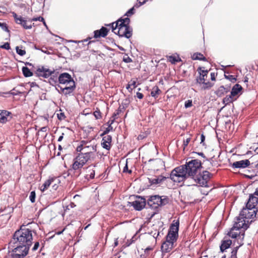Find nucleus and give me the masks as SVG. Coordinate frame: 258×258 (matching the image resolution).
<instances>
[{
  "label": "nucleus",
  "instance_id": "1",
  "mask_svg": "<svg viewBox=\"0 0 258 258\" xmlns=\"http://www.w3.org/2000/svg\"><path fill=\"white\" fill-rule=\"evenodd\" d=\"M33 239L32 231L25 225L16 230L9 243L12 258H24L28 253Z\"/></svg>",
  "mask_w": 258,
  "mask_h": 258
},
{
  "label": "nucleus",
  "instance_id": "2",
  "mask_svg": "<svg viewBox=\"0 0 258 258\" xmlns=\"http://www.w3.org/2000/svg\"><path fill=\"white\" fill-rule=\"evenodd\" d=\"M179 227V220H173L166 236V240L162 243L161 250L162 253L170 252L176 245V241L178 237Z\"/></svg>",
  "mask_w": 258,
  "mask_h": 258
},
{
  "label": "nucleus",
  "instance_id": "3",
  "mask_svg": "<svg viewBox=\"0 0 258 258\" xmlns=\"http://www.w3.org/2000/svg\"><path fill=\"white\" fill-rule=\"evenodd\" d=\"M130 19L128 18L119 19L115 22L106 25L111 27L112 31L119 37L130 38L132 36V29L129 26Z\"/></svg>",
  "mask_w": 258,
  "mask_h": 258
},
{
  "label": "nucleus",
  "instance_id": "4",
  "mask_svg": "<svg viewBox=\"0 0 258 258\" xmlns=\"http://www.w3.org/2000/svg\"><path fill=\"white\" fill-rule=\"evenodd\" d=\"M90 153L78 152L73 160L72 169L80 172L81 169L89 161L93 160L94 156L90 155Z\"/></svg>",
  "mask_w": 258,
  "mask_h": 258
},
{
  "label": "nucleus",
  "instance_id": "5",
  "mask_svg": "<svg viewBox=\"0 0 258 258\" xmlns=\"http://www.w3.org/2000/svg\"><path fill=\"white\" fill-rule=\"evenodd\" d=\"M76 150L77 152L90 153V155L94 156L97 151V144L91 140H82Z\"/></svg>",
  "mask_w": 258,
  "mask_h": 258
},
{
  "label": "nucleus",
  "instance_id": "6",
  "mask_svg": "<svg viewBox=\"0 0 258 258\" xmlns=\"http://www.w3.org/2000/svg\"><path fill=\"white\" fill-rule=\"evenodd\" d=\"M185 167L181 165L174 168L170 174V179L174 182L180 183L184 181L187 177Z\"/></svg>",
  "mask_w": 258,
  "mask_h": 258
},
{
  "label": "nucleus",
  "instance_id": "7",
  "mask_svg": "<svg viewBox=\"0 0 258 258\" xmlns=\"http://www.w3.org/2000/svg\"><path fill=\"white\" fill-rule=\"evenodd\" d=\"M188 177H192L197 174L198 171L202 168L201 161L198 159H194L183 165Z\"/></svg>",
  "mask_w": 258,
  "mask_h": 258
},
{
  "label": "nucleus",
  "instance_id": "8",
  "mask_svg": "<svg viewBox=\"0 0 258 258\" xmlns=\"http://www.w3.org/2000/svg\"><path fill=\"white\" fill-rule=\"evenodd\" d=\"M198 71L199 73V76L196 78V83L199 84H203L202 89L204 90L211 88L213 86V84L209 81L206 82L208 77V71L202 70L201 68H199L198 69Z\"/></svg>",
  "mask_w": 258,
  "mask_h": 258
},
{
  "label": "nucleus",
  "instance_id": "9",
  "mask_svg": "<svg viewBox=\"0 0 258 258\" xmlns=\"http://www.w3.org/2000/svg\"><path fill=\"white\" fill-rule=\"evenodd\" d=\"M212 176V174L211 173L205 170L203 171L202 173L195 174V175L191 178L195 180V182L199 184L200 186L208 187V182Z\"/></svg>",
  "mask_w": 258,
  "mask_h": 258
},
{
  "label": "nucleus",
  "instance_id": "10",
  "mask_svg": "<svg viewBox=\"0 0 258 258\" xmlns=\"http://www.w3.org/2000/svg\"><path fill=\"white\" fill-rule=\"evenodd\" d=\"M148 205L152 209H157L158 207L165 205L168 203V199H162L158 195L150 197L148 200Z\"/></svg>",
  "mask_w": 258,
  "mask_h": 258
},
{
  "label": "nucleus",
  "instance_id": "11",
  "mask_svg": "<svg viewBox=\"0 0 258 258\" xmlns=\"http://www.w3.org/2000/svg\"><path fill=\"white\" fill-rule=\"evenodd\" d=\"M257 212L258 211L254 208L248 207L246 205V208H243L241 210L240 215L242 218L249 221L250 219H253L256 217Z\"/></svg>",
  "mask_w": 258,
  "mask_h": 258
},
{
  "label": "nucleus",
  "instance_id": "12",
  "mask_svg": "<svg viewBox=\"0 0 258 258\" xmlns=\"http://www.w3.org/2000/svg\"><path fill=\"white\" fill-rule=\"evenodd\" d=\"M252 222V220L250 222L248 221V220H246L244 218H242L241 216L239 215V216L237 217L235 219L234 224L233 225V229L237 228V229H243V232L242 233V235H244V230L247 229L249 227V224Z\"/></svg>",
  "mask_w": 258,
  "mask_h": 258
},
{
  "label": "nucleus",
  "instance_id": "13",
  "mask_svg": "<svg viewBox=\"0 0 258 258\" xmlns=\"http://www.w3.org/2000/svg\"><path fill=\"white\" fill-rule=\"evenodd\" d=\"M58 82L60 84L66 85V86L75 84L74 79L67 73H62L59 76Z\"/></svg>",
  "mask_w": 258,
  "mask_h": 258
},
{
  "label": "nucleus",
  "instance_id": "14",
  "mask_svg": "<svg viewBox=\"0 0 258 258\" xmlns=\"http://www.w3.org/2000/svg\"><path fill=\"white\" fill-rule=\"evenodd\" d=\"M12 15L15 19V21L17 24L21 25L25 29H30L32 28V25H28L27 21L25 20V18H23L21 16H18L15 12H13ZM28 22L29 21H28Z\"/></svg>",
  "mask_w": 258,
  "mask_h": 258
},
{
  "label": "nucleus",
  "instance_id": "15",
  "mask_svg": "<svg viewBox=\"0 0 258 258\" xmlns=\"http://www.w3.org/2000/svg\"><path fill=\"white\" fill-rule=\"evenodd\" d=\"M54 72V70H51L44 67L38 68L36 71V74L38 77H42L44 78H47L51 75Z\"/></svg>",
  "mask_w": 258,
  "mask_h": 258
},
{
  "label": "nucleus",
  "instance_id": "16",
  "mask_svg": "<svg viewBox=\"0 0 258 258\" xmlns=\"http://www.w3.org/2000/svg\"><path fill=\"white\" fill-rule=\"evenodd\" d=\"M168 177L165 176L163 175L158 176H150L148 178L149 183L151 185H157L162 183Z\"/></svg>",
  "mask_w": 258,
  "mask_h": 258
},
{
  "label": "nucleus",
  "instance_id": "17",
  "mask_svg": "<svg viewBox=\"0 0 258 258\" xmlns=\"http://www.w3.org/2000/svg\"><path fill=\"white\" fill-rule=\"evenodd\" d=\"M131 204L135 209L140 211L145 207L146 205V200L145 198L139 197L137 198L135 201L132 202Z\"/></svg>",
  "mask_w": 258,
  "mask_h": 258
},
{
  "label": "nucleus",
  "instance_id": "18",
  "mask_svg": "<svg viewBox=\"0 0 258 258\" xmlns=\"http://www.w3.org/2000/svg\"><path fill=\"white\" fill-rule=\"evenodd\" d=\"M163 165V161L159 159L150 160L148 164V166L153 170H158L159 167H162Z\"/></svg>",
  "mask_w": 258,
  "mask_h": 258
},
{
  "label": "nucleus",
  "instance_id": "19",
  "mask_svg": "<svg viewBox=\"0 0 258 258\" xmlns=\"http://www.w3.org/2000/svg\"><path fill=\"white\" fill-rule=\"evenodd\" d=\"M101 145L104 149L109 150L111 148L112 137L110 135H104L102 136Z\"/></svg>",
  "mask_w": 258,
  "mask_h": 258
},
{
  "label": "nucleus",
  "instance_id": "20",
  "mask_svg": "<svg viewBox=\"0 0 258 258\" xmlns=\"http://www.w3.org/2000/svg\"><path fill=\"white\" fill-rule=\"evenodd\" d=\"M250 161L247 160H242L233 162L231 167L233 168H244L250 165Z\"/></svg>",
  "mask_w": 258,
  "mask_h": 258
},
{
  "label": "nucleus",
  "instance_id": "21",
  "mask_svg": "<svg viewBox=\"0 0 258 258\" xmlns=\"http://www.w3.org/2000/svg\"><path fill=\"white\" fill-rule=\"evenodd\" d=\"M108 29L104 27H102L100 30H95L94 32V37L98 38L100 37H106L108 33Z\"/></svg>",
  "mask_w": 258,
  "mask_h": 258
},
{
  "label": "nucleus",
  "instance_id": "22",
  "mask_svg": "<svg viewBox=\"0 0 258 258\" xmlns=\"http://www.w3.org/2000/svg\"><path fill=\"white\" fill-rule=\"evenodd\" d=\"M11 113L7 110H0V123H5L7 122L11 117L10 116Z\"/></svg>",
  "mask_w": 258,
  "mask_h": 258
},
{
  "label": "nucleus",
  "instance_id": "23",
  "mask_svg": "<svg viewBox=\"0 0 258 258\" xmlns=\"http://www.w3.org/2000/svg\"><path fill=\"white\" fill-rule=\"evenodd\" d=\"M124 110V107L123 106L119 105L118 109L114 112L112 114L111 117L110 119V123H113L115 120L117 118L118 116H119L121 113L123 112Z\"/></svg>",
  "mask_w": 258,
  "mask_h": 258
},
{
  "label": "nucleus",
  "instance_id": "24",
  "mask_svg": "<svg viewBox=\"0 0 258 258\" xmlns=\"http://www.w3.org/2000/svg\"><path fill=\"white\" fill-rule=\"evenodd\" d=\"M242 87L239 84H235L232 88L230 94L235 98H238L239 93L242 90Z\"/></svg>",
  "mask_w": 258,
  "mask_h": 258
},
{
  "label": "nucleus",
  "instance_id": "25",
  "mask_svg": "<svg viewBox=\"0 0 258 258\" xmlns=\"http://www.w3.org/2000/svg\"><path fill=\"white\" fill-rule=\"evenodd\" d=\"M76 88V85H70L64 88L60 87L61 92L67 95L72 93Z\"/></svg>",
  "mask_w": 258,
  "mask_h": 258
},
{
  "label": "nucleus",
  "instance_id": "26",
  "mask_svg": "<svg viewBox=\"0 0 258 258\" xmlns=\"http://www.w3.org/2000/svg\"><path fill=\"white\" fill-rule=\"evenodd\" d=\"M230 87L228 86L225 87L223 86H221L218 88L217 90L216 91V95L219 97H221L225 94L227 93L230 91Z\"/></svg>",
  "mask_w": 258,
  "mask_h": 258
},
{
  "label": "nucleus",
  "instance_id": "27",
  "mask_svg": "<svg viewBox=\"0 0 258 258\" xmlns=\"http://www.w3.org/2000/svg\"><path fill=\"white\" fill-rule=\"evenodd\" d=\"M232 244V241L230 239H226L224 238L221 242L220 246V250L222 252H224L226 249L228 248Z\"/></svg>",
  "mask_w": 258,
  "mask_h": 258
},
{
  "label": "nucleus",
  "instance_id": "28",
  "mask_svg": "<svg viewBox=\"0 0 258 258\" xmlns=\"http://www.w3.org/2000/svg\"><path fill=\"white\" fill-rule=\"evenodd\" d=\"M240 229H237V228L233 229V226L230 229V231L227 233V235L232 238H236L238 236H240L241 234Z\"/></svg>",
  "mask_w": 258,
  "mask_h": 258
},
{
  "label": "nucleus",
  "instance_id": "29",
  "mask_svg": "<svg viewBox=\"0 0 258 258\" xmlns=\"http://www.w3.org/2000/svg\"><path fill=\"white\" fill-rule=\"evenodd\" d=\"M137 87V81L135 79H131L127 84L126 88L128 90L129 92L132 93L133 89Z\"/></svg>",
  "mask_w": 258,
  "mask_h": 258
},
{
  "label": "nucleus",
  "instance_id": "30",
  "mask_svg": "<svg viewBox=\"0 0 258 258\" xmlns=\"http://www.w3.org/2000/svg\"><path fill=\"white\" fill-rule=\"evenodd\" d=\"M54 180L55 179L54 178H50L47 179L41 186L40 190L42 191H44L46 190Z\"/></svg>",
  "mask_w": 258,
  "mask_h": 258
},
{
  "label": "nucleus",
  "instance_id": "31",
  "mask_svg": "<svg viewBox=\"0 0 258 258\" xmlns=\"http://www.w3.org/2000/svg\"><path fill=\"white\" fill-rule=\"evenodd\" d=\"M236 100V98H234L233 97H232V96H231V94H230L226 96V97L223 99L222 102L226 106L233 102Z\"/></svg>",
  "mask_w": 258,
  "mask_h": 258
},
{
  "label": "nucleus",
  "instance_id": "32",
  "mask_svg": "<svg viewBox=\"0 0 258 258\" xmlns=\"http://www.w3.org/2000/svg\"><path fill=\"white\" fill-rule=\"evenodd\" d=\"M191 58L194 60H203V61L207 60L206 58L201 53H198V52L194 53L192 55Z\"/></svg>",
  "mask_w": 258,
  "mask_h": 258
},
{
  "label": "nucleus",
  "instance_id": "33",
  "mask_svg": "<svg viewBox=\"0 0 258 258\" xmlns=\"http://www.w3.org/2000/svg\"><path fill=\"white\" fill-rule=\"evenodd\" d=\"M161 93V91L160 90L157 86H155L153 87L152 90L151 92V95L154 97L157 98L159 95Z\"/></svg>",
  "mask_w": 258,
  "mask_h": 258
},
{
  "label": "nucleus",
  "instance_id": "34",
  "mask_svg": "<svg viewBox=\"0 0 258 258\" xmlns=\"http://www.w3.org/2000/svg\"><path fill=\"white\" fill-rule=\"evenodd\" d=\"M22 72L25 77H29L33 76V73L26 67L22 68Z\"/></svg>",
  "mask_w": 258,
  "mask_h": 258
},
{
  "label": "nucleus",
  "instance_id": "35",
  "mask_svg": "<svg viewBox=\"0 0 258 258\" xmlns=\"http://www.w3.org/2000/svg\"><path fill=\"white\" fill-rule=\"evenodd\" d=\"M168 60L172 63H175L177 62H178L181 60L179 56H169L168 57Z\"/></svg>",
  "mask_w": 258,
  "mask_h": 258
},
{
  "label": "nucleus",
  "instance_id": "36",
  "mask_svg": "<svg viewBox=\"0 0 258 258\" xmlns=\"http://www.w3.org/2000/svg\"><path fill=\"white\" fill-rule=\"evenodd\" d=\"M107 124L108 125V126L105 129V130L103 132V133L101 135V136H104V135H107V134L110 131H113V127L111 125L113 123H110V120L108 121Z\"/></svg>",
  "mask_w": 258,
  "mask_h": 258
},
{
  "label": "nucleus",
  "instance_id": "37",
  "mask_svg": "<svg viewBox=\"0 0 258 258\" xmlns=\"http://www.w3.org/2000/svg\"><path fill=\"white\" fill-rule=\"evenodd\" d=\"M93 115L96 119H100L102 118V113L98 108L93 112Z\"/></svg>",
  "mask_w": 258,
  "mask_h": 258
},
{
  "label": "nucleus",
  "instance_id": "38",
  "mask_svg": "<svg viewBox=\"0 0 258 258\" xmlns=\"http://www.w3.org/2000/svg\"><path fill=\"white\" fill-rule=\"evenodd\" d=\"M91 166H89L87 167V169H88V172H89V174H88L87 175L89 176L90 178L93 179L95 176V171L93 169H91Z\"/></svg>",
  "mask_w": 258,
  "mask_h": 258
},
{
  "label": "nucleus",
  "instance_id": "39",
  "mask_svg": "<svg viewBox=\"0 0 258 258\" xmlns=\"http://www.w3.org/2000/svg\"><path fill=\"white\" fill-rule=\"evenodd\" d=\"M17 53L21 56H23L26 54V51L24 49L20 48L19 46L16 47Z\"/></svg>",
  "mask_w": 258,
  "mask_h": 258
},
{
  "label": "nucleus",
  "instance_id": "40",
  "mask_svg": "<svg viewBox=\"0 0 258 258\" xmlns=\"http://www.w3.org/2000/svg\"><path fill=\"white\" fill-rule=\"evenodd\" d=\"M39 21L43 22V24L46 25L45 22L44 21V19L43 17L40 16L37 18H34L33 19H30L28 21H30L31 22L32 21Z\"/></svg>",
  "mask_w": 258,
  "mask_h": 258
},
{
  "label": "nucleus",
  "instance_id": "41",
  "mask_svg": "<svg viewBox=\"0 0 258 258\" xmlns=\"http://www.w3.org/2000/svg\"><path fill=\"white\" fill-rule=\"evenodd\" d=\"M36 193L35 191H32L30 192L29 199L31 203H33L35 202Z\"/></svg>",
  "mask_w": 258,
  "mask_h": 258
},
{
  "label": "nucleus",
  "instance_id": "42",
  "mask_svg": "<svg viewBox=\"0 0 258 258\" xmlns=\"http://www.w3.org/2000/svg\"><path fill=\"white\" fill-rule=\"evenodd\" d=\"M0 27L5 31L9 32L10 31L8 29V27L6 23L0 22Z\"/></svg>",
  "mask_w": 258,
  "mask_h": 258
},
{
  "label": "nucleus",
  "instance_id": "43",
  "mask_svg": "<svg viewBox=\"0 0 258 258\" xmlns=\"http://www.w3.org/2000/svg\"><path fill=\"white\" fill-rule=\"evenodd\" d=\"M238 248V247L237 246L234 248V249L231 252V258H236V254L237 252V249Z\"/></svg>",
  "mask_w": 258,
  "mask_h": 258
},
{
  "label": "nucleus",
  "instance_id": "44",
  "mask_svg": "<svg viewBox=\"0 0 258 258\" xmlns=\"http://www.w3.org/2000/svg\"><path fill=\"white\" fill-rule=\"evenodd\" d=\"M192 105V102L191 100H188L185 102L184 106L186 108L191 107Z\"/></svg>",
  "mask_w": 258,
  "mask_h": 258
},
{
  "label": "nucleus",
  "instance_id": "45",
  "mask_svg": "<svg viewBox=\"0 0 258 258\" xmlns=\"http://www.w3.org/2000/svg\"><path fill=\"white\" fill-rule=\"evenodd\" d=\"M225 77L226 78L230 80L232 82L234 83L236 81V78L234 77V76L233 75H228V76L225 75Z\"/></svg>",
  "mask_w": 258,
  "mask_h": 258
},
{
  "label": "nucleus",
  "instance_id": "46",
  "mask_svg": "<svg viewBox=\"0 0 258 258\" xmlns=\"http://www.w3.org/2000/svg\"><path fill=\"white\" fill-rule=\"evenodd\" d=\"M123 61L126 63H129L132 61V59L128 56L126 55L123 56Z\"/></svg>",
  "mask_w": 258,
  "mask_h": 258
},
{
  "label": "nucleus",
  "instance_id": "47",
  "mask_svg": "<svg viewBox=\"0 0 258 258\" xmlns=\"http://www.w3.org/2000/svg\"><path fill=\"white\" fill-rule=\"evenodd\" d=\"M135 13V9L134 7H133L132 8L130 9L125 14V15L127 16H130L134 14Z\"/></svg>",
  "mask_w": 258,
  "mask_h": 258
},
{
  "label": "nucleus",
  "instance_id": "48",
  "mask_svg": "<svg viewBox=\"0 0 258 258\" xmlns=\"http://www.w3.org/2000/svg\"><path fill=\"white\" fill-rule=\"evenodd\" d=\"M1 47L7 50H9L11 48L10 44L8 42H6L4 45H2Z\"/></svg>",
  "mask_w": 258,
  "mask_h": 258
},
{
  "label": "nucleus",
  "instance_id": "49",
  "mask_svg": "<svg viewBox=\"0 0 258 258\" xmlns=\"http://www.w3.org/2000/svg\"><path fill=\"white\" fill-rule=\"evenodd\" d=\"M190 141V138H188L183 141V145L184 146V149L188 145Z\"/></svg>",
  "mask_w": 258,
  "mask_h": 258
},
{
  "label": "nucleus",
  "instance_id": "50",
  "mask_svg": "<svg viewBox=\"0 0 258 258\" xmlns=\"http://www.w3.org/2000/svg\"><path fill=\"white\" fill-rule=\"evenodd\" d=\"M57 117L59 120H62L65 118V115L63 113H60L57 114Z\"/></svg>",
  "mask_w": 258,
  "mask_h": 258
},
{
  "label": "nucleus",
  "instance_id": "51",
  "mask_svg": "<svg viewBox=\"0 0 258 258\" xmlns=\"http://www.w3.org/2000/svg\"><path fill=\"white\" fill-rule=\"evenodd\" d=\"M123 172H128L130 174L132 173V170H128V166H127V163L126 164L125 166L123 168Z\"/></svg>",
  "mask_w": 258,
  "mask_h": 258
},
{
  "label": "nucleus",
  "instance_id": "52",
  "mask_svg": "<svg viewBox=\"0 0 258 258\" xmlns=\"http://www.w3.org/2000/svg\"><path fill=\"white\" fill-rule=\"evenodd\" d=\"M39 246V243L38 242H36L35 243L34 246L32 248L33 251L36 250Z\"/></svg>",
  "mask_w": 258,
  "mask_h": 258
},
{
  "label": "nucleus",
  "instance_id": "53",
  "mask_svg": "<svg viewBox=\"0 0 258 258\" xmlns=\"http://www.w3.org/2000/svg\"><path fill=\"white\" fill-rule=\"evenodd\" d=\"M136 97L140 99H142L143 98L144 95L142 93L137 92L136 93Z\"/></svg>",
  "mask_w": 258,
  "mask_h": 258
},
{
  "label": "nucleus",
  "instance_id": "54",
  "mask_svg": "<svg viewBox=\"0 0 258 258\" xmlns=\"http://www.w3.org/2000/svg\"><path fill=\"white\" fill-rule=\"evenodd\" d=\"M210 76H211V79L212 81H215L216 80V75H215V73H211V74H210Z\"/></svg>",
  "mask_w": 258,
  "mask_h": 258
},
{
  "label": "nucleus",
  "instance_id": "55",
  "mask_svg": "<svg viewBox=\"0 0 258 258\" xmlns=\"http://www.w3.org/2000/svg\"><path fill=\"white\" fill-rule=\"evenodd\" d=\"M90 113H91V112H90L89 111V109H85L83 111V114H85V115L89 114Z\"/></svg>",
  "mask_w": 258,
  "mask_h": 258
},
{
  "label": "nucleus",
  "instance_id": "56",
  "mask_svg": "<svg viewBox=\"0 0 258 258\" xmlns=\"http://www.w3.org/2000/svg\"><path fill=\"white\" fill-rule=\"evenodd\" d=\"M153 249V247H148L145 250V253H148L149 251L152 250Z\"/></svg>",
  "mask_w": 258,
  "mask_h": 258
},
{
  "label": "nucleus",
  "instance_id": "57",
  "mask_svg": "<svg viewBox=\"0 0 258 258\" xmlns=\"http://www.w3.org/2000/svg\"><path fill=\"white\" fill-rule=\"evenodd\" d=\"M205 140V137L203 134H202L201 136V143H203V144H204Z\"/></svg>",
  "mask_w": 258,
  "mask_h": 258
},
{
  "label": "nucleus",
  "instance_id": "58",
  "mask_svg": "<svg viewBox=\"0 0 258 258\" xmlns=\"http://www.w3.org/2000/svg\"><path fill=\"white\" fill-rule=\"evenodd\" d=\"M40 131L43 132H46L47 131V126H44L40 128Z\"/></svg>",
  "mask_w": 258,
  "mask_h": 258
},
{
  "label": "nucleus",
  "instance_id": "59",
  "mask_svg": "<svg viewBox=\"0 0 258 258\" xmlns=\"http://www.w3.org/2000/svg\"><path fill=\"white\" fill-rule=\"evenodd\" d=\"M138 2L140 4V5H142L143 4H144L146 1H147L148 0H138Z\"/></svg>",
  "mask_w": 258,
  "mask_h": 258
},
{
  "label": "nucleus",
  "instance_id": "60",
  "mask_svg": "<svg viewBox=\"0 0 258 258\" xmlns=\"http://www.w3.org/2000/svg\"><path fill=\"white\" fill-rule=\"evenodd\" d=\"M63 135H64V133H62L61 135L59 137V138L58 139V142H60L62 140V139L63 138Z\"/></svg>",
  "mask_w": 258,
  "mask_h": 258
},
{
  "label": "nucleus",
  "instance_id": "61",
  "mask_svg": "<svg viewBox=\"0 0 258 258\" xmlns=\"http://www.w3.org/2000/svg\"><path fill=\"white\" fill-rule=\"evenodd\" d=\"M30 86H31V87H34V86L38 87V86L37 85L36 82H31L30 83Z\"/></svg>",
  "mask_w": 258,
  "mask_h": 258
},
{
  "label": "nucleus",
  "instance_id": "62",
  "mask_svg": "<svg viewBox=\"0 0 258 258\" xmlns=\"http://www.w3.org/2000/svg\"><path fill=\"white\" fill-rule=\"evenodd\" d=\"M118 244V240H117V239H116L115 241H114V247L117 246Z\"/></svg>",
  "mask_w": 258,
  "mask_h": 258
},
{
  "label": "nucleus",
  "instance_id": "63",
  "mask_svg": "<svg viewBox=\"0 0 258 258\" xmlns=\"http://www.w3.org/2000/svg\"><path fill=\"white\" fill-rule=\"evenodd\" d=\"M58 185H57L56 184H54V185H53L52 187L54 190H56L57 188H58Z\"/></svg>",
  "mask_w": 258,
  "mask_h": 258
},
{
  "label": "nucleus",
  "instance_id": "64",
  "mask_svg": "<svg viewBox=\"0 0 258 258\" xmlns=\"http://www.w3.org/2000/svg\"><path fill=\"white\" fill-rule=\"evenodd\" d=\"M254 195L258 197V187L256 188L255 192H254Z\"/></svg>",
  "mask_w": 258,
  "mask_h": 258
}]
</instances>
